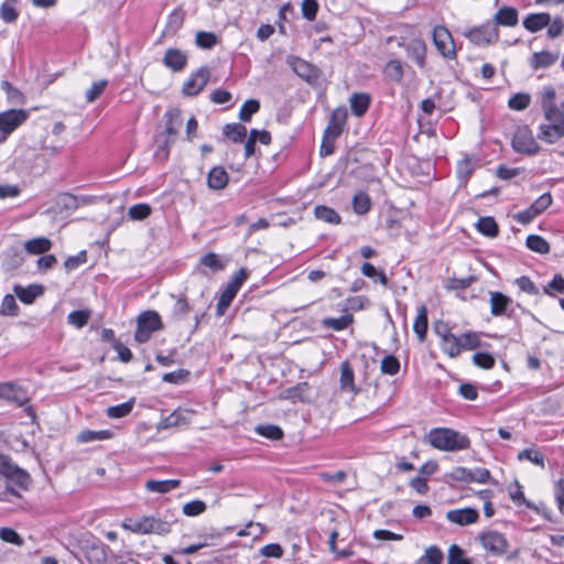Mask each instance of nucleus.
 Returning <instances> with one entry per match:
<instances>
[{
    "label": "nucleus",
    "instance_id": "1",
    "mask_svg": "<svg viewBox=\"0 0 564 564\" xmlns=\"http://www.w3.org/2000/svg\"><path fill=\"white\" fill-rule=\"evenodd\" d=\"M426 441L432 447L444 452H458L470 447L467 435L449 427L432 429L426 435Z\"/></svg>",
    "mask_w": 564,
    "mask_h": 564
},
{
    "label": "nucleus",
    "instance_id": "2",
    "mask_svg": "<svg viewBox=\"0 0 564 564\" xmlns=\"http://www.w3.org/2000/svg\"><path fill=\"white\" fill-rule=\"evenodd\" d=\"M0 476L4 478L11 494H17V489L24 491L30 490L32 482L30 474L15 465L9 456L3 454H0Z\"/></svg>",
    "mask_w": 564,
    "mask_h": 564
},
{
    "label": "nucleus",
    "instance_id": "3",
    "mask_svg": "<svg viewBox=\"0 0 564 564\" xmlns=\"http://www.w3.org/2000/svg\"><path fill=\"white\" fill-rule=\"evenodd\" d=\"M538 99L546 121L564 123V101L556 104V89L552 85L544 86Z\"/></svg>",
    "mask_w": 564,
    "mask_h": 564
},
{
    "label": "nucleus",
    "instance_id": "4",
    "mask_svg": "<svg viewBox=\"0 0 564 564\" xmlns=\"http://www.w3.org/2000/svg\"><path fill=\"white\" fill-rule=\"evenodd\" d=\"M123 528L138 534L165 535L171 532V522L154 517H143L129 519L123 523Z\"/></svg>",
    "mask_w": 564,
    "mask_h": 564
},
{
    "label": "nucleus",
    "instance_id": "5",
    "mask_svg": "<svg viewBox=\"0 0 564 564\" xmlns=\"http://www.w3.org/2000/svg\"><path fill=\"white\" fill-rule=\"evenodd\" d=\"M163 327L162 318L156 311L142 312L137 318L134 339L139 344L147 343L154 332L161 330Z\"/></svg>",
    "mask_w": 564,
    "mask_h": 564
},
{
    "label": "nucleus",
    "instance_id": "6",
    "mask_svg": "<svg viewBox=\"0 0 564 564\" xmlns=\"http://www.w3.org/2000/svg\"><path fill=\"white\" fill-rule=\"evenodd\" d=\"M247 278L248 273L245 269H240L238 272L235 273V275L229 281L226 289L223 291L218 299L216 305V313L218 316L225 314V311L230 306L232 300L236 297L240 286L243 284Z\"/></svg>",
    "mask_w": 564,
    "mask_h": 564
},
{
    "label": "nucleus",
    "instance_id": "7",
    "mask_svg": "<svg viewBox=\"0 0 564 564\" xmlns=\"http://www.w3.org/2000/svg\"><path fill=\"white\" fill-rule=\"evenodd\" d=\"M464 35L475 45L487 46L494 44L499 39V31L491 21L466 31Z\"/></svg>",
    "mask_w": 564,
    "mask_h": 564
},
{
    "label": "nucleus",
    "instance_id": "8",
    "mask_svg": "<svg viewBox=\"0 0 564 564\" xmlns=\"http://www.w3.org/2000/svg\"><path fill=\"white\" fill-rule=\"evenodd\" d=\"M479 542L481 546L494 556L503 555L509 547L507 538L502 533L494 530L480 533Z\"/></svg>",
    "mask_w": 564,
    "mask_h": 564
},
{
    "label": "nucleus",
    "instance_id": "9",
    "mask_svg": "<svg viewBox=\"0 0 564 564\" xmlns=\"http://www.w3.org/2000/svg\"><path fill=\"white\" fill-rule=\"evenodd\" d=\"M286 63L299 77L311 85L317 84L322 76V70L317 66L297 56H289Z\"/></svg>",
    "mask_w": 564,
    "mask_h": 564
},
{
    "label": "nucleus",
    "instance_id": "10",
    "mask_svg": "<svg viewBox=\"0 0 564 564\" xmlns=\"http://www.w3.org/2000/svg\"><path fill=\"white\" fill-rule=\"evenodd\" d=\"M29 115L24 109H10L0 113V142L26 121Z\"/></svg>",
    "mask_w": 564,
    "mask_h": 564
},
{
    "label": "nucleus",
    "instance_id": "11",
    "mask_svg": "<svg viewBox=\"0 0 564 564\" xmlns=\"http://www.w3.org/2000/svg\"><path fill=\"white\" fill-rule=\"evenodd\" d=\"M433 43L438 53L448 59L456 57L455 43L451 32L443 25H436L432 33Z\"/></svg>",
    "mask_w": 564,
    "mask_h": 564
},
{
    "label": "nucleus",
    "instance_id": "12",
    "mask_svg": "<svg viewBox=\"0 0 564 564\" xmlns=\"http://www.w3.org/2000/svg\"><path fill=\"white\" fill-rule=\"evenodd\" d=\"M79 544L90 563H102L106 561V545L90 533H84Z\"/></svg>",
    "mask_w": 564,
    "mask_h": 564
},
{
    "label": "nucleus",
    "instance_id": "13",
    "mask_svg": "<svg viewBox=\"0 0 564 564\" xmlns=\"http://www.w3.org/2000/svg\"><path fill=\"white\" fill-rule=\"evenodd\" d=\"M209 77L210 69L207 66H202L183 83V95L187 97L197 96L207 85Z\"/></svg>",
    "mask_w": 564,
    "mask_h": 564
},
{
    "label": "nucleus",
    "instance_id": "14",
    "mask_svg": "<svg viewBox=\"0 0 564 564\" xmlns=\"http://www.w3.org/2000/svg\"><path fill=\"white\" fill-rule=\"evenodd\" d=\"M512 148L518 153L529 155L535 154L540 150L539 144L528 127H521L516 131L512 139Z\"/></svg>",
    "mask_w": 564,
    "mask_h": 564
},
{
    "label": "nucleus",
    "instance_id": "15",
    "mask_svg": "<svg viewBox=\"0 0 564 564\" xmlns=\"http://www.w3.org/2000/svg\"><path fill=\"white\" fill-rule=\"evenodd\" d=\"M165 131L167 137L163 141V149L169 153L170 147L175 142V138L183 123L182 112L180 109H171L165 112Z\"/></svg>",
    "mask_w": 564,
    "mask_h": 564
},
{
    "label": "nucleus",
    "instance_id": "16",
    "mask_svg": "<svg viewBox=\"0 0 564 564\" xmlns=\"http://www.w3.org/2000/svg\"><path fill=\"white\" fill-rule=\"evenodd\" d=\"M399 46L403 47L410 58H412L420 68L425 67L426 62V44L422 39L415 37L408 42H399Z\"/></svg>",
    "mask_w": 564,
    "mask_h": 564
},
{
    "label": "nucleus",
    "instance_id": "17",
    "mask_svg": "<svg viewBox=\"0 0 564 564\" xmlns=\"http://www.w3.org/2000/svg\"><path fill=\"white\" fill-rule=\"evenodd\" d=\"M564 138V123L557 121H546L539 126L538 139L554 144Z\"/></svg>",
    "mask_w": 564,
    "mask_h": 564
},
{
    "label": "nucleus",
    "instance_id": "18",
    "mask_svg": "<svg viewBox=\"0 0 564 564\" xmlns=\"http://www.w3.org/2000/svg\"><path fill=\"white\" fill-rule=\"evenodd\" d=\"M445 518L451 523L465 527L476 523L479 519V512L475 508H462L448 510Z\"/></svg>",
    "mask_w": 564,
    "mask_h": 564
},
{
    "label": "nucleus",
    "instance_id": "19",
    "mask_svg": "<svg viewBox=\"0 0 564 564\" xmlns=\"http://www.w3.org/2000/svg\"><path fill=\"white\" fill-rule=\"evenodd\" d=\"M193 412L189 410L176 409L167 416L163 417L158 423V430H166L171 427H177L182 425H187L189 423L191 416Z\"/></svg>",
    "mask_w": 564,
    "mask_h": 564
},
{
    "label": "nucleus",
    "instance_id": "20",
    "mask_svg": "<svg viewBox=\"0 0 564 564\" xmlns=\"http://www.w3.org/2000/svg\"><path fill=\"white\" fill-rule=\"evenodd\" d=\"M0 399L17 403L23 406L29 402L26 392L21 388L10 382L0 383Z\"/></svg>",
    "mask_w": 564,
    "mask_h": 564
},
{
    "label": "nucleus",
    "instance_id": "21",
    "mask_svg": "<svg viewBox=\"0 0 564 564\" xmlns=\"http://www.w3.org/2000/svg\"><path fill=\"white\" fill-rule=\"evenodd\" d=\"M346 120L347 110L345 108H336L332 112L330 119L324 132L330 138H338L343 132Z\"/></svg>",
    "mask_w": 564,
    "mask_h": 564
},
{
    "label": "nucleus",
    "instance_id": "22",
    "mask_svg": "<svg viewBox=\"0 0 564 564\" xmlns=\"http://www.w3.org/2000/svg\"><path fill=\"white\" fill-rule=\"evenodd\" d=\"M339 384L341 391L350 392L352 394H357L359 392V388L355 384L352 367L348 360L343 361L340 365Z\"/></svg>",
    "mask_w": 564,
    "mask_h": 564
},
{
    "label": "nucleus",
    "instance_id": "23",
    "mask_svg": "<svg viewBox=\"0 0 564 564\" xmlns=\"http://www.w3.org/2000/svg\"><path fill=\"white\" fill-rule=\"evenodd\" d=\"M551 23V14L547 12L530 13L528 14L522 24L525 30L531 33L539 32Z\"/></svg>",
    "mask_w": 564,
    "mask_h": 564
},
{
    "label": "nucleus",
    "instance_id": "24",
    "mask_svg": "<svg viewBox=\"0 0 564 564\" xmlns=\"http://www.w3.org/2000/svg\"><path fill=\"white\" fill-rule=\"evenodd\" d=\"M519 22V13L518 10L512 7H502L500 8L495 17L494 21H491L492 24L498 28V25L501 26H516Z\"/></svg>",
    "mask_w": 564,
    "mask_h": 564
},
{
    "label": "nucleus",
    "instance_id": "25",
    "mask_svg": "<svg viewBox=\"0 0 564 564\" xmlns=\"http://www.w3.org/2000/svg\"><path fill=\"white\" fill-rule=\"evenodd\" d=\"M163 64L173 72H181L187 64V56L177 48H169L163 57Z\"/></svg>",
    "mask_w": 564,
    "mask_h": 564
},
{
    "label": "nucleus",
    "instance_id": "26",
    "mask_svg": "<svg viewBox=\"0 0 564 564\" xmlns=\"http://www.w3.org/2000/svg\"><path fill=\"white\" fill-rule=\"evenodd\" d=\"M490 294V313L494 316H501L507 314L508 307L512 303V300L506 294L495 291L489 292Z\"/></svg>",
    "mask_w": 564,
    "mask_h": 564
},
{
    "label": "nucleus",
    "instance_id": "27",
    "mask_svg": "<svg viewBox=\"0 0 564 564\" xmlns=\"http://www.w3.org/2000/svg\"><path fill=\"white\" fill-rule=\"evenodd\" d=\"M229 182V175L223 166H214L207 175V185L212 189H223Z\"/></svg>",
    "mask_w": 564,
    "mask_h": 564
},
{
    "label": "nucleus",
    "instance_id": "28",
    "mask_svg": "<svg viewBox=\"0 0 564 564\" xmlns=\"http://www.w3.org/2000/svg\"><path fill=\"white\" fill-rule=\"evenodd\" d=\"M13 292L21 302L24 304H31L36 297L43 294V288L37 284H32L26 288L15 284L13 286Z\"/></svg>",
    "mask_w": 564,
    "mask_h": 564
},
{
    "label": "nucleus",
    "instance_id": "29",
    "mask_svg": "<svg viewBox=\"0 0 564 564\" xmlns=\"http://www.w3.org/2000/svg\"><path fill=\"white\" fill-rule=\"evenodd\" d=\"M558 53L550 51H541L532 54L530 65L533 69L546 68L553 65L558 59Z\"/></svg>",
    "mask_w": 564,
    "mask_h": 564
},
{
    "label": "nucleus",
    "instance_id": "30",
    "mask_svg": "<svg viewBox=\"0 0 564 564\" xmlns=\"http://www.w3.org/2000/svg\"><path fill=\"white\" fill-rule=\"evenodd\" d=\"M370 101H371V98L366 93L352 94L349 99L350 109H351L352 113L356 117H362L367 112V110L370 106Z\"/></svg>",
    "mask_w": 564,
    "mask_h": 564
},
{
    "label": "nucleus",
    "instance_id": "31",
    "mask_svg": "<svg viewBox=\"0 0 564 564\" xmlns=\"http://www.w3.org/2000/svg\"><path fill=\"white\" fill-rule=\"evenodd\" d=\"M181 481L178 479H166V480H148L145 482V489L148 491L158 494H167L180 487Z\"/></svg>",
    "mask_w": 564,
    "mask_h": 564
},
{
    "label": "nucleus",
    "instance_id": "32",
    "mask_svg": "<svg viewBox=\"0 0 564 564\" xmlns=\"http://www.w3.org/2000/svg\"><path fill=\"white\" fill-rule=\"evenodd\" d=\"M24 262V254L18 248H10L4 253L2 265L6 271H14Z\"/></svg>",
    "mask_w": 564,
    "mask_h": 564
},
{
    "label": "nucleus",
    "instance_id": "33",
    "mask_svg": "<svg viewBox=\"0 0 564 564\" xmlns=\"http://www.w3.org/2000/svg\"><path fill=\"white\" fill-rule=\"evenodd\" d=\"M354 323V316L351 314H345L339 317H325L322 321L324 328L333 329L336 332L348 328Z\"/></svg>",
    "mask_w": 564,
    "mask_h": 564
},
{
    "label": "nucleus",
    "instance_id": "34",
    "mask_svg": "<svg viewBox=\"0 0 564 564\" xmlns=\"http://www.w3.org/2000/svg\"><path fill=\"white\" fill-rule=\"evenodd\" d=\"M413 330L421 343L425 340L427 332V308L425 305H421L417 310Z\"/></svg>",
    "mask_w": 564,
    "mask_h": 564
},
{
    "label": "nucleus",
    "instance_id": "35",
    "mask_svg": "<svg viewBox=\"0 0 564 564\" xmlns=\"http://www.w3.org/2000/svg\"><path fill=\"white\" fill-rule=\"evenodd\" d=\"M112 437V432L109 430L91 431L84 430L78 433L76 440L78 443L86 444L97 441H106Z\"/></svg>",
    "mask_w": 564,
    "mask_h": 564
},
{
    "label": "nucleus",
    "instance_id": "36",
    "mask_svg": "<svg viewBox=\"0 0 564 564\" xmlns=\"http://www.w3.org/2000/svg\"><path fill=\"white\" fill-rule=\"evenodd\" d=\"M52 248V241L45 237H37L28 240L24 243V249L30 254H42Z\"/></svg>",
    "mask_w": 564,
    "mask_h": 564
},
{
    "label": "nucleus",
    "instance_id": "37",
    "mask_svg": "<svg viewBox=\"0 0 564 564\" xmlns=\"http://www.w3.org/2000/svg\"><path fill=\"white\" fill-rule=\"evenodd\" d=\"M314 215L317 219L327 224L337 225L341 220L339 214L335 209L325 205H317L314 208Z\"/></svg>",
    "mask_w": 564,
    "mask_h": 564
},
{
    "label": "nucleus",
    "instance_id": "38",
    "mask_svg": "<svg viewBox=\"0 0 564 564\" xmlns=\"http://www.w3.org/2000/svg\"><path fill=\"white\" fill-rule=\"evenodd\" d=\"M383 74L387 79L393 83H401L404 75L401 62L398 59L389 61L383 68Z\"/></svg>",
    "mask_w": 564,
    "mask_h": 564
},
{
    "label": "nucleus",
    "instance_id": "39",
    "mask_svg": "<svg viewBox=\"0 0 564 564\" xmlns=\"http://www.w3.org/2000/svg\"><path fill=\"white\" fill-rule=\"evenodd\" d=\"M223 133L235 143L243 141L247 134V128L241 123H227Z\"/></svg>",
    "mask_w": 564,
    "mask_h": 564
},
{
    "label": "nucleus",
    "instance_id": "40",
    "mask_svg": "<svg viewBox=\"0 0 564 564\" xmlns=\"http://www.w3.org/2000/svg\"><path fill=\"white\" fill-rule=\"evenodd\" d=\"M459 338V354L462 350H474L481 346L480 336L476 332H467L458 336Z\"/></svg>",
    "mask_w": 564,
    "mask_h": 564
},
{
    "label": "nucleus",
    "instance_id": "41",
    "mask_svg": "<svg viewBox=\"0 0 564 564\" xmlns=\"http://www.w3.org/2000/svg\"><path fill=\"white\" fill-rule=\"evenodd\" d=\"M476 228L482 235L494 238L498 236V224L492 217H480L476 224Z\"/></svg>",
    "mask_w": 564,
    "mask_h": 564
},
{
    "label": "nucleus",
    "instance_id": "42",
    "mask_svg": "<svg viewBox=\"0 0 564 564\" xmlns=\"http://www.w3.org/2000/svg\"><path fill=\"white\" fill-rule=\"evenodd\" d=\"M134 405V398L118 405L107 408L106 414L110 419H121L131 413Z\"/></svg>",
    "mask_w": 564,
    "mask_h": 564
},
{
    "label": "nucleus",
    "instance_id": "43",
    "mask_svg": "<svg viewBox=\"0 0 564 564\" xmlns=\"http://www.w3.org/2000/svg\"><path fill=\"white\" fill-rule=\"evenodd\" d=\"M441 348L444 354L451 358L459 356V338L455 334L445 335V338L441 340Z\"/></svg>",
    "mask_w": 564,
    "mask_h": 564
},
{
    "label": "nucleus",
    "instance_id": "44",
    "mask_svg": "<svg viewBox=\"0 0 564 564\" xmlns=\"http://www.w3.org/2000/svg\"><path fill=\"white\" fill-rule=\"evenodd\" d=\"M527 247L538 253L545 254L550 251L549 242L541 236L529 235L525 240Z\"/></svg>",
    "mask_w": 564,
    "mask_h": 564
},
{
    "label": "nucleus",
    "instance_id": "45",
    "mask_svg": "<svg viewBox=\"0 0 564 564\" xmlns=\"http://www.w3.org/2000/svg\"><path fill=\"white\" fill-rule=\"evenodd\" d=\"M371 207L370 197L365 192H358L352 197V208L355 213L364 215L369 212Z\"/></svg>",
    "mask_w": 564,
    "mask_h": 564
},
{
    "label": "nucleus",
    "instance_id": "46",
    "mask_svg": "<svg viewBox=\"0 0 564 564\" xmlns=\"http://www.w3.org/2000/svg\"><path fill=\"white\" fill-rule=\"evenodd\" d=\"M193 310V306L189 305L187 299L185 295H180L173 306L172 310V318L174 321H181L183 319L186 314Z\"/></svg>",
    "mask_w": 564,
    "mask_h": 564
},
{
    "label": "nucleus",
    "instance_id": "47",
    "mask_svg": "<svg viewBox=\"0 0 564 564\" xmlns=\"http://www.w3.org/2000/svg\"><path fill=\"white\" fill-rule=\"evenodd\" d=\"M443 553L440 547L432 545L425 550L424 555L419 560L417 564H442Z\"/></svg>",
    "mask_w": 564,
    "mask_h": 564
},
{
    "label": "nucleus",
    "instance_id": "48",
    "mask_svg": "<svg viewBox=\"0 0 564 564\" xmlns=\"http://www.w3.org/2000/svg\"><path fill=\"white\" fill-rule=\"evenodd\" d=\"M260 109V102L257 99H248L243 102L239 111V119L243 122H249L252 115Z\"/></svg>",
    "mask_w": 564,
    "mask_h": 564
},
{
    "label": "nucleus",
    "instance_id": "49",
    "mask_svg": "<svg viewBox=\"0 0 564 564\" xmlns=\"http://www.w3.org/2000/svg\"><path fill=\"white\" fill-rule=\"evenodd\" d=\"M152 208L149 204L140 203L128 209V217L131 220H143L151 215Z\"/></svg>",
    "mask_w": 564,
    "mask_h": 564
},
{
    "label": "nucleus",
    "instance_id": "50",
    "mask_svg": "<svg viewBox=\"0 0 564 564\" xmlns=\"http://www.w3.org/2000/svg\"><path fill=\"white\" fill-rule=\"evenodd\" d=\"M90 318V311L88 310H78L73 311L67 316L68 324L75 326L76 328H83Z\"/></svg>",
    "mask_w": 564,
    "mask_h": 564
},
{
    "label": "nucleus",
    "instance_id": "51",
    "mask_svg": "<svg viewBox=\"0 0 564 564\" xmlns=\"http://www.w3.org/2000/svg\"><path fill=\"white\" fill-rule=\"evenodd\" d=\"M256 432L269 440L278 441L283 437V431L278 425L265 424L256 426Z\"/></svg>",
    "mask_w": 564,
    "mask_h": 564
},
{
    "label": "nucleus",
    "instance_id": "52",
    "mask_svg": "<svg viewBox=\"0 0 564 564\" xmlns=\"http://www.w3.org/2000/svg\"><path fill=\"white\" fill-rule=\"evenodd\" d=\"M476 163L468 158L460 160L457 164V177L466 183L474 172Z\"/></svg>",
    "mask_w": 564,
    "mask_h": 564
},
{
    "label": "nucleus",
    "instance_id": "53",
    "mask_svg": "<svg viewBox=\"0 0 564 564\" xmlns=\"http://www.w3.org/2000/svg\"><path fill=\"white\" fill-rule=\"evenodd\" d=\"M530 102H531V96L529 94L518 93L509 99L508 106L512 110L521 111V110L527 109L530 106Z\"/></svg>",
    "mask_w": 564,
    "mask_h": 564
},
{
    "label": "nucleus",
    "instance_id": "54",
    "mask_svg": "<svg viewBox=\"0 0 564 564\" xmlns=\"http://www.w3.org/2000/svg\"><path fill=\"white\" fill-rule=\"evenodd\" d=\"M19 314V306L13 295L7 294L2 299L0 306V315L2 316H17Z\"/></svg>",
    "mask_w": 564,
    "mask_h": 564
},
{
    "label": "nucleus",
    "instance_id": "55",
    "mask_svg": "<svg viewBox=\"0 0 564 564\" xmlns=\"http://www.w3.org/2000/svg\"><path fill=\"white\" fill-rule=\"evenodd\" d=\"M207 506L203 500L194 499L183 505V513L186 517H196L205 512Z\"/></svg>",
    "mask_w": 564,
    "mask_h": 564
},
{
    "label": "nucleus",
    "instance_id": "56",
    "mask_svg": "<svg viewBox=\"0 0 564 564\" xmlns=\"http://www.w3.org/2000/svg\"><path fill=\"white\" fill-rule=\"evenodd\" d=\"M361 273L367 276V278H370V279H378V281L387 286L388 285V278L386 275V273L383 271H378L371 263L369 262H365L362 265H361Z\"/></svg>",
    "mask_w": 564,
    "mask_h": 564
},
{
    "label": "nucleus",
    "instance_id": "57",
    "mask_svg": "<svg viewBox=\"0 0 564 564\" xmlns=\"http://www.w3.org/2000/svg\"><path fill=\"white\" fill-rule=\"evenodd\" d=\"M1 88L6 91L7 98L11 104L21 105L24 102L23 94L13 87L8 80L1 83Z\"/></svg>",
    "mask_w": 564,
    "mask_h": 564
},
{
    "label": "nucleus",
    "instance_id": "58",
    "mask_svg": "<svg viewBox=\"0 0 564 564\" xmlns=\"http://www.w3.org/2000/svg\"><path fill=\"white\" fill-rule=\"evenodd\" d=\"M518 458L520 460L527 459L533 463L536 466L544 467V456L542 453L534 448L523 449L518 454Z\"/></svg>",
    "mask_w": 564,
    "mask_h": 564
},
{
    "label": "nucleus",
    "instance_id": "59",
    "mask_svg": "<svg viewBox=\"0 0 564 564\" xmlns=\"http://www.w3.org/2000/svg\"><path fill=\"white\" fill-rule=\"evenodd\" d=\"M310 390V386L307 382H302V383H299L297 386L295 387H292L290 389H288L286 391V397L289 399H292V400H299V401H302V402H305L308 400L306 393L308 392Z\"/></svg>",
    "mask_w": 564,
    "mask_h": 564
},
{
    "label": "nucleus",
    "instance_id": "60",
    "mask_svg": "<svg viewBox=\"0 0 564 564\" xmlns=\"http://www.w3.org/2000/svg\"><path fill=\"white\" fill-rule=\"evenodd\" d=\"M447 564H470V561L465 557L464 550L457 544H452L448 549Z\"/></svg>",
    "mask_w": 564,
    "mask_h": 564
},
{
    "label": "nucleus",
    "instance_id": "61",
    "mask_svg": "<svg viewBox=\"0 0 564 564\" xmlns=\"http://www.w3.org/2000/svg\"><path fill=\"white\" fill-rule=\"evenodd\" d=\"M380 369L382 373L394 376L400 370V362L397 357L389 355L381 360Z\"/></svg>",
    "mask_w": 564,
    "mask_h": 564
},
{
    "label": "nucleus",
    "instance_id": "62",
    "mask_svg": "<svg viewBox=\"0 0 564 564\" xmlns=\"http://www.w3.org/2000/svg\"><path fill=\"white\" fill-rule=\"evenodd\" d=\"M108 85L107 79H99L97 82H94L89 89L86 91V100L88 102H94L96 99H98L101 94L104 93L105 88Z\"/></svg>",
    "mask_w": 564,
    "mask_h": 564
},
{
    "label": "nucleus",
    "instance_id": "63",
    "mask_svg": "<svg viewBox=\"0 0 564 564\" xmlns=\"http://www.w3.org/2000/svg\"><path fill=\"white\" fill-rule=\"evenodd\" d=\"M473 362L481 369L494 368L496 360L489 352L478 351L473 356Z\"/></svg>",
    "mask_w": 564,
    "mask_h": 564
},
{
    "label": "nucleus",
    "instance_id": "64",
    "mask_svg": "<svg viewBox=\"0 0 564 564\" xmlns=\"http://www.w3.org/2000/svg\"><path fill=\"white\" fill-rule=\"evenodd\" d=\"M200 263L212 269L213 271H220L225 268L224 261L214 252H209L200 258Z\"/></svg>",
    "mask_w": 564,
    "mask_h": 564
}]
</instances>
